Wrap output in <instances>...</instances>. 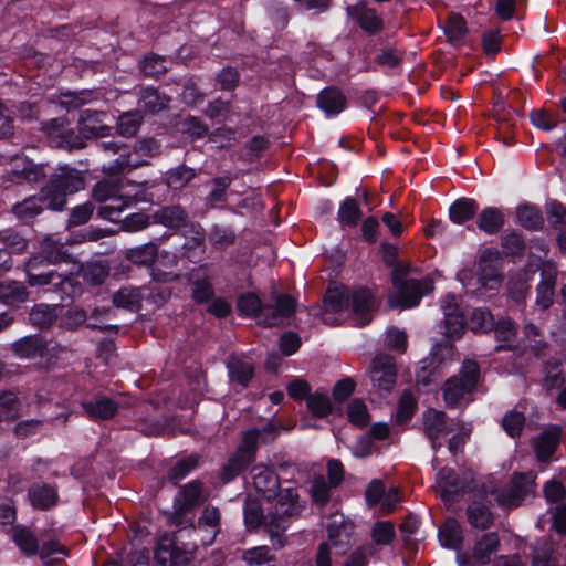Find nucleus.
<instances>
[{
    "label": "nucleus",
    "instance_id": "5fc2aeb1",
    "mask_svg": "<svg viewBox=\"0 0 566 566\" xmlns=\"http://www.w3.org/2000/svg\"><path fill=\"white\" fill-rule=\"evenodd\" d=\"M468 324L474 333H486L494 327V317L490 310L480 307L472 312Z\"/></svg>",
    "mask_w": 566,
    "mask_h": 566
},
{
    "label": "nucleus",
    "instance_id": "a18cd8bd",
    "mask_svg": "<svg viewBox=\"0 0 566 566\" xmlns=\"http://www.w3.org/2000/svg\"><path fill=\"white\" fill-rule=\"evenodd\" d=\"M196 176V169L180 165L166 172L165 182L169 188L178 190L186 187Z\"/></svg>",
    "mask_w": 566,
    "mask_h": 566
},
{
    "label": "nucleus",
    "instance_id": "de8ad7c7",
    "mask_svg": "<svg viewBox=\"0 0 566 566\" xmlns=\"http://www.w3.org/2000/svg\"><path fill=\"white\" fill-rule=\"evenodd\" d=\"M441 376V365L433 357L423 359L416 373L417 382L422 386L437 382Z\"/></svg>",
    "mask_w": 566,
    "mask_h": 566
},
{
    "label": "nucleus",
    "instance_id": "ddd939ff",
    "mask_svg": "<svg viewBox=\"0 0 566 566\" xmlns=\"http://www.w3.org/2000/svg\"><path fill=\"white\" fill-rule=\"evenodd\" d=\"M500 253L495 249H485L479 256L476 284L481 289L497 290L503 276L500 273Z\"/></svg>",
    "mask_w": 566,
    "mask_h": 566
},
{
    "label": "nucleus",
    "instance_id": "7ed1b4c3",
    "mask_svg": "<svg viewBox=\"0 0 566 566\" xmlns=\"http://www.w3.org/2000/svg\"><path fill=\"white\" fill-rule=\"evenodd\" d=\"M415 269L409 263L397 264L391 272L392 291L388 295L391 308H410L416 306L423 295L433 290V281L426 276L417 280L409 277Z\"/></svg>",
    "mask_w": 566,
    "mask_h": 566
},
{
    "label": "nucleus",
    "instance_id": "e433bc0d",
    "mask_svg": "<svg viewBox=\"0 0 566 566\" xmlns=\"http://www.w3.org/2000/svg\"><path fill=\"white\" fill-rule=\"evenodd\" d=\"M467 517L471 526L480 530L489 528L494 521L490 509L480 502H472L468 505Z\"/></svg>",
    "mask_w": 566,
    "mask_h": 566
},
{
    "label": "nucleus",
    "instance_id": "6e6552de",
    "mask_svg": "<svg viewBox=\"0 0 566 566\" xmlns=\"http://www.w3.org/2000/svg\"><path fill=\"white\" fill-rule=\"evenodd\" d=\"M535 479L536 475L532 471L513 474L509 484L497 492L496 502L504 509L520 506L525 500L534 496Z\"/></svg>",
    "mask_w": 566,
    "mask_h": 566
},
{
    "label": "nucleus",
    "instance_id": "0eeeda50",
    "mask_svg": "<svg viewBox=\"0 0 566 566\" xmlns=\"http://www.w3.org/2000/svg\"><path fill=\"white\" fill-rule=\"evenodd\" d=\"M195 541H181V536H161L155 549V566H195Z\"/></svg>",
    "mask_w": 566,
    "mask_h": 566
},
{
    "label": "nucleus",
    "instance_id": "e2e57ef3",
    "mask_svg": "<svg viewBox=\"0 0 566 566\" xmlns=\"http://www.w3.org/2000/svg\"><path fill=\"white\" fill-rule=\"evenodd\" d=\"M347 416L349 421L358 427H364L370 421L367 406L359 398H355L348 403Z\"/></svg>",
    "mask_w": 566,
    "mask_h": 566
},
{
    "label": "nucleus",
    "instance_id": "cd10ccee",
    "mask_svg": "<svg viewBox=\"0 0 566 566\" xmlns=\"http://www.w3.org/2000/svg\"><path fill=\"white\" fill-rule=\"evenodd\" d=\"M85 415L93 420H109L117 410L118 405L109 398H98L82 403Z\"/></svg>",
    "mask_w": 566,
    "mask_h": 566
},
{
    "label": "nucleus",
    "instance_id": "a211bd4d",
    "mask_svg": "<svg viewBox=\"0 0 566 566\" xmlns=\"http://www.w3.org/2000/svg\"><path fill=\"white\" fill-rule=\"evenodd\" d=\"M105 112L84 109L80 114L78 130L85 138H97L108 134L111 126L106 123Z\"/></svg>",
    "mask_w": 566,
    "mask_h": 566
},
{
    "label": "nucleus",
    "instance_id": "f257e3e1",
    "mask_svg": "<svg viewBox=\"0 0 566 566\" xmlns=\"http://www.w3.org/2000/svg\"><path fill=\"white\" fill-rule=\"evenodd\" d=\"M275 499L276 501L268 507L266 533L273 547L279 549L284 546V534L290 522L301 516L304 504L300 501L298 493L293 488L281 490Z\"/></svg>",
    "mask_w": 566,
    "mask_h": 566
},
{
    "label": "nucleus",
    "instance_id": "0e129e2a",
    "mask_svg": "<svg viewBox=\"0 0 566 566\" xmlns=\"http://www.w3.org/2000/svg\"><path fill=\"white\" fill-rule=\"evenodd\" d=\"M324 305L326 312L339 313L345 311L349 305V295L345 292L335 290H328L324 297Z\"/></svg>",
    "mask_w": 566,
    "mask_h": 566
},
{
    "label": "nucleus",
    "instance_id": "7c9ffc66",
    "mask_svg": "<svg viewBox=\"0 0 566 566\" xmlns=\"http://www.w3.org/2000/svg\"><path fill=\"white\" fill-rule=\"evenodd\" d=\"M542 276L543 280L536 289V304L546 310L553 303L556 270L552 265H546L542 271Z\"/></svg>",
    "mask_w": 566,
    "mask_h": 566
},
{
    "label": "nucleus",
    "instance_id": "680f3d73",
    "mask_svg": "<svg viewBox=\"0 0 566 566\" xmlns=\"http://www.w3.org/2000/svg\"><path fill=\"white\" fill-rule=\"evenodd\" d=\"M331 489L333 486L323 475L314 478L310 489L312 501L319 506H324L329 501Z\"/></svg>",
    "mask_w": 566,
    "mask_h": 566
},
{
    "label": "nucleus",
    "instance_id": "aec40b11",
    "mask_svg": "<svg viewBox=\"0 0 566 566\" xmlns=\"http://www.w3.org/2000/svg\"><path fill=\"white\" fill-rule=\"evenodd\" d=\"M33 255L42 259L46 264L73 262V256L67 252L65 244L51 235L40 241L39 251Z\"/></svg>",
    "mask_w": 566,
    "mask_h": 566
},
{
    "label": "nucleus",
    "instance_id": "8fccbe9b",
    "mask_svg": "<svg viewBox=\"0 0 566 566\" xmlns=\"http://www.w3.org/2000/svg\"><path fill=\"white\" fill-rule=\"evenodd\" d=\"M143 123V116L139 111L122 114L117 120V133L123 137H133L137 134Z\"/></svg>",
    "mask_w": 566,
    "mask_h": 566
},
{
    "label": "nucleus",
    "instance_id": "09e8293b",
    "mask_svg": "<svg viewBox=\"0 0 566 566\" xmlns=\"http://www.w3.org/2000/svg\"><path fill=\"white\" fill-rule=\"evenodd\" d=\"M263 305L261 300L254 293H244L237 301V310L240 315L255 317L258 321L262 314Z\"/></svg>",
    "mask_w": 566,
    "mask_h": 566
},
{
    "label": "nucleus",
    "instance_id": "dca6fc26",
    "mask_svg": "<svg viewBox=\"0 0 566 566\" xmlns=\"http://www.w3.org/2000/svg\"><path fill=\"white\" fill-rule=\"evenodd\" d=\"M369 375L374 387L378 390H391L397 379L395 358L384 353L377 354L371 360Z\"/></svg>",
    "mask_w": 566,
    "mask_h": 566
},
{
    "label": "nucleus",
    "instance_id": "864d4df0",
    "mask_svg": "<svg viewBox=\"0 0 566 566\" xmlns=\"http://www.w3.org/2000/svg\"><path fill=\"white\" fill-rule=\"evenodd\" d=\"M518 222L530 230L539 229L543 226V217L538 208L530 205L520 206L516 210Z\"/></svg>",
    "mask_w": 566,
    "mask_h": 566
},
{
    "label": "nucleus",
    "instance_id": "2f4dec72",
    "mask_svg": "<svg viewBox=\"0 0 566 566\" xmlns=\"http://www.w3.org/2000/svg\"><path fill=\"white\" fill-rule=\"evenodd\" d=\"M43 202L46 205L42 192L40 196H30L15 203L12 207V212L19 220L29 222L42 212Z\"/></svg>",
    "mask_w": 566,
    "mask_h": 566
},
{
    "label": "nucleus",
    "instance_id": "37998d69",
    "mask_svg": "<svg viewBox=\"0 0 566 566\" xmlns=\"http://www.w3.org/2000/svg\"><path fill=\"white\" fill-rule=\"evenodd\" d=\"M17 181L39 182L45 177L44 166L33 161L15 163L12 170Z\"/></svg>",
    "mask_w": 566,
    "mask_h": 566
},
{
    "label": "nucleus",
    "instance_id": "58836bf2",
    "mask_svg": "<svg viewBox=\"0 0 566 566\" xmlns=\"http://www.w3.org/2000/svg\"><path fill=\"white\" fill-rule=\"evenodd\" d=\"M479 209L478 203L470 198H460L449 208L450 220L454 223H463L472 219Z\"/></svg>",
    "mask_w": 566,
    "mask_h": 566
},
{
    "label": "nucleus",
    "instance_id": "423d86ee",
    "mask_svg": "<svg viewBox=\"0 0 566 566\" xmlns=\"http://www.w3.org/2000/svg\"><path fill=\"white\" fill-rule=\"evenodd\" d=\"M85 187L83 172L67 165L60 166L51 175L49 184L42 188L46 207L52 210H62L66 205L67 195L77 192Z\"/></svg>",
    "mask_w": 566,
    "mask_h": 566
},
{
    "label": "nucleus",
    "instance_id": "2eb2a0df",
    "mask_svg": "<svg viewBox=\"0 0 566 566\" xmlns=\"http://www.w3.org/2000/svg\"><path fill=\"white\" fill-rule=\"evenodd\" d=\"M43 132L52 146L57 148L82 149L85 147L83 139L76 135L64 118H53L42 126Z\"/></svg>",
    "mask_w": 566,
    "mask_h": 566
},
{
    "label": "nucleus",
    "instance_id": "052dcab7",
    "mask_svg": "<svg viewBox=\"0 0 566 566\" xmlns=\"http://www.w3.org/2000/svg\"><path fill=\"white\" fill-rule=\"evenodd\" d=\"M93 197L99 202L120 201L118 186L109 180H102L93 188Z\"/></svg>",
    "mask_w": 566,
    "mask_h": 566
},
{
    "label": "nucleus",
    "instance_id": "603ef678",
    "mask_svg": "<svg viewBox=\"0 0 566 566\" xmlns=\"http://www.w3.org/2000/svg\"><path fill=\"white\" fill-rule=\"evenodd\" d=\"M228 369L231 381H237L244 387L252 379L253 366L248 361L233 358L228 363Z\"/></svg>",
    "mask_w": 566,
    "mask_h": 566
},
{
    "label": "nucleus",
    "instance_id": "393cba45",
    "mask_svg": "<svg viewBox=\"0 0 566 566\" xmlns=\"http://www.w3.org/2000/svg\"><path fill=\"white\" fill-rule=\"evenodd\" d=\"M202 495V484L198 481L190 482L184 485L180 490V497L176 501L174 505L172 514H184L187 513L199 502L201 501Z\"/></svg>",
    "mask_w": 566,
    "mask_h": 566
},
{
    "label": "nucleus",
    "instance_id": "72a5a7b5",
    "mask_svg": "<svg viewBox=\"0 0 566 566\" xmlns=\"http://www.w3.org/2000/svg\"><path fill=\"white\" fill-rule=\"evenodd\" d=\"M29 499L34 507L46 510L57 500L56 490L44 483H35L29 489Z\"/></svg>",
    "mask_w": 566,
    "mask_h": 566
},
{
    "label": "nucleus",
    "instance_id": "f03ea898",
    "mask_svg": "<svg viewBox=\"0 0 566 566\" xmlns=\"http://www.w3.org/2000/svg\"><path fill=\"white\" fill-rule=\"evenodd\" d=\"M171 526H176L174 534L165 536H181V541H200L203 545H211L221 530V513L216 506H206L197 524L192 517L184 514H171L168 518Z\"/></svg>",
    "mask_w": 566,
    "mask_h": 566
},
{
    "label": "nucleus",
    "instance_id": "ea45409f",
    "mask_svg": "<svg viewBox=\"0 0 566 566\" xmlns=\"http://www.w3.org/2000/svg\"><path fill=\"white\" fill-rule=\"evenodd\" d=\"M476 224L481 231L494 234L503 228L504 217L497 208L489 207L481 211Z\"/></svg>",
    "mask_w": 566,
    "mask_h": 566
},
{
    "label": "nucleus",
    "instance_id": "39448f33",
    "mask_svg": "<svg viewBox=\"0 0 566 566\" xmlns=\"http://www.w3.org/2000/svg\"><path fill=\"white\" fill-rule=\"evenodd\" d=\"M481 379L478 361L467 359L457 375L449 377L442 386V397L448 408H460L472 400Z\"/></svg>",
    "mask_w": 566,
    "mask_h": 566
},
{
    "label": "nucleus",
    "instance_id": "c85d7f7f",
    "mask_svg": "<svg viewBox=\"0 0 566 566\" xmlns=\"http://www.w3.org/2000/svg\"><path fill=\"white\" fill-rule=\"evenodd\" d=\"M170 102V96L160 93L156 88L147 87L140 92L139 107L147 114L155 115L166 109Z\"/></svg>",
    "mask_w": 566,
    "mask_h": 566
},
{
    "label": "nucleus",
    "instance_id": "1a4fd4ad",
    "mask_svg": "<svg viewBox=\"0 0 566 566\" xmlns=\"http://www.w3.org/2000/svg\"><path fill=\"white\" fill-rule=\"evenodd\" d=\"M30 286L46 287L45 292L55 295V298L63 303L73 297L76 292V285L72 275L59 273L55 270H49L46 275L35 273L32 269Z\"/></svg>",
    "mask_w": 566,
    "mask_h": 566
},
{
    "label": "nucleus",
    "instance_id": "f704fd0d",
    "mask_svg": "<svg viewBox=\"0 0 566 566\" xmlns=\"http://www.w3.org/2000/svg\"><path fill=\"white\" fill-rule=\"evenodd\" d=\"M543 381L542 386L547 390L560 388L565 384V377L563 373V365L557 358H549L544 363L543 366Z\"/></svg>",
    "mask_w": 566,
    "mask_h": 566
},
{
    "label": "nucleus",
    "instance_id": "f8f14e48",
    "mask_svg": "<svg viewBox=\"0 0 566 566\" xmlns=\"http://www.w3.org/2000/svg\"><path fill=\"white\" fill-rule=\"evenodd\" d=\"M99 147L105 154L118 155L113 161L103 165V171L107 174L117 175L148 164L144 159L133 158V150L127 145L115 142H103L99 144Z\"/></svg>",
    "mask_w": 566,
    "mask_h": 566
},
{
    "label": "nucleus",
    "instance_id": "4c0bfd02",
    "mask_svg": "<svg viewBox=\"0 0 566 566\" xmlns=\"http://www.w3.org/2000/svg\"><path fill=\"white\" fill-rule=\"evenodd\" d=\"M439 539L442 546L459 549L462 542L461 525L454 518H448L439 530Z\"/></svg>",
    "mask_w": 566,
    "mask_h": 566
},
{
    "label": "nucleus",
    "instance_id": "79ce46f5",
    "mask_svg": "<svg viewBox=\"0 0 566 566\" xmlns=\"http://www.w3.org/2000/svg\"><path fill=\"white\" fill-rule=\"evenodd\" d=\"M57 318L56 307L48 304H36L29 313L30 323L40 328H49Z\"/></svg>",
    "mask_w": 566,
    "mask_h": 566
},
{
    "label": "nucleus",
    "instance_id": "bb28decb",
    "mask_svg": "<svg viewBox=\"0 0 566 566\" xmlns=\"http://www.w3.org/2000/svg\"><path fill=\"white\" fill-rule=\"evenodd\" d=\"M352 530V524L347 522L343 515H333L331 522L327 524L328 539L333 546H340L343 551H345L349 545Z\"/></svg>",
    "mask_w": 566,
    "mask_h": 566
},
{
    "label": "nucleus",
    "instance_id": "bf43d9fd",
    "mask_svg": "<svg viewBox=\"0 0 566 566\" xmlns=\"http://www.w3.org/2000/svg\"><path fill=\"white\" fill-rule=\"evenodd\" d=\"M199 457L189 455L176 462V464L168 472V480L177 485L182 479H185L197 465Z\"/></svg>",
    "mask_w": 566,
    "mask_h": 566
},
{
    "label": "nucleus",
    "instance_id": "a19ab883",
    "mask_svg": "<svg viewBox=\"0 0 566 566\" xmlns=\"http://www.w3.org/2000/svg\"><path fill=\"white\" fill-rule=\"evenodd\" d=\"M244 523L249 530L258 528L263 525L266 531V514H264L261 503L248 496L243 506Z\"/></svg>",
    "mask_w": 566,
    "mask_h": 566
},
{
    "label": "nucleus",
    "instance_id": "c9c22d12",
    "mask_svg": "<svg viewBox=\"0 0 566 566\" xmlns=\"http://www.w3.org/2000/svg\"><path fill=\"white\" fill-rule=\"evenodd\" d=\"M443 31L448 41L452 45L459 46L468 34V25L462 15L452 12L444 23Z\"/></svg>",
    "mask_w": 566,
    "mask_h": 566
},
{
    "label": "nucleus",
    "instance_id": "9d476101",
    "mask_svg": "<svg viewBox=\"0 0 566 566\" xmlns=\"http://www.w3.org/2000/svg\"><path fill=\"white\" fill-rule=\"evenodd\" d=\"M473 483V473L465 471L458 475L452 469L443 468L437 474L436 488L444 503L451 504Z\"/></svg>",
    "mask_w": 566,
    "mask_h": 566
},
{
    "label": "nucleus",
    "instance_id": "412c9836",
    "mask_svg": "<svg viewBox=\"0 0 566 566\" xmlns=\"http://www.w3.org/2000/svg\"><path fill=\"white\" fill-rule=\"evenodd\" d=\"M347 13L364 31L370 34L377 33L382 29V21L377 12L374 9L367 8L364 2L348 6Z\"/></svg>",
    "mask_w": 566,
    "mask_h": 566
},
{
    "label": "nucleus",
    "instance_id": "5701e85b",
    "mask_svg": "<svg viewBox=\"0 0 566 566\" xmlns=\"http://www.w3.org/2000/svg\"><path fill=\"white\" fill-rule=\"evenodd\" d=\"M12 353L22 359H34L42 357L46 350V342L40 335L22 337L10 346Z\"/></svg>",
    "mask_w": 566,
    "mask_h": 566
},
{
    "label": "nucleus",
    "instance_id": "6e6d98bb",
    "mask_svg": "<svg viewBox=\"0 0 566 566\" xmlns=\"http://www.w3.org/2000/svg\"><path fill=\"white\" fill-rule=\"evenodd\" d=\"M20 401L12 391L0 392V422L18 418L20 411Z\"/></svg>",
    "mask_w": 566,
    "mask_h": 566
},
{
    "label": "nucleus",
    "instance_id": "a878e982",
    "mask_svg": "<svg viewBox=\"0 0 566 566\" xmlns=\"http://www.w3.org/2000/svg\"><path fill=\"white\" fill-rule=\"evenodd\" d=\"M317 106L327 116H334L345 108L346 97L338 88L326 87L317 95Z\"/></svg>",
    "mask_w": 566,
    "mask_h": 566
},
{
    "label": "nucleus",
    "instance_id": "9b49d317",
    "mask_svg": "<svg viewBox=\"0 0 566 566\" xmlns=\"http://www.w3.org/2000/svg\"><path fill=\"white\" fill-rule=\"evenodd\" d=\"M296 301L289 294H274L272 303L264 304L258 324L263 327L285 325L296 311Z\"/></svg>",
    "mask_w": 566,
    "mask_h": 566
},
{
    "label": "nucleus",
    "instance_id": "4468645a",
    "mask_svg": "<svg viewBox=\"0 0 566 566\" xmlns=\"http://www.w3.org/2000/svg\"><path fill=\"white\" fill-rule=\"evenodd\" d=\"M500 548V537L496 532L483 534L474 544L472 554L460 553L457 556L459 566L486 565Z\"/></svg>",
    "mask_w": 566,
    "mask_h": 566
},
{
    "label": "nucleus",
    "instance_id": "13d9d810",
    "mask_svg": "<svg viewBox=\"0 0 566 566\" xmlns=\"http://www.w3.org/2000/svg\"><path fill=\"white\" fill-rule=\"evenodd\" d=\"M0 243L10 252V255L23 253L28 248V240L12 229L0 232Z\"/></svg>",
    "mask_w": 566,
    "mask_h": 566
},
{
    "label": "nucleus",
    "instance_id": "f3484780",
    "mask_svg": "<svg viewBox=\"0 0 566 566\" xmlns=\"http://www.w3.org/2000/svg\"><path fill=\"white\" fill-rule=\"evenodd\" d=\"M452 430L444 411L429 409L423 413V433L434 451L442 447L440 439Z\"/></svg>",
    "mask_w": 566,
    "mask_h": 566
},
{
    "label": "nucleus",
    "instance_id": "49530a36",
    "mask_svg": "<svg viewBox=\"0 0 566 566\" xmlns=\"http://www.w3.org/2000/svg\"><path fill=\"white\" fill-rule=\"evenodd\" d=\"M12 537L24 555L33 556L39 553V542L29 528L24 526H15L13 528Z\"/></svg>",
    "mask_w": 566,
    "mask_h": 566
},
{
    "label": "nucleus",
    "instance_id": "69168bd1",
    "mask_svg": "<svg viewBox=\"0 0 566 566\" xmlns=\"http://www.w3.org/2000/svg\"><path fill=\"white\" fill-rule=\"evenodd\" d=\"M142 72L149 77H159L167 72L166 60L156 54H149L140 62Z\"/></svg>",
    "mask_w": 566,
    "mask_h": 566
},
{
    "label": "nucleus",
    "instance_id": "6ab92c4d",
    "mask_svg": "<svg viewBox=\"0 0 566 566\" xmlns=\"http://www.w3.org/2000/svg\"><path fill=\"white\" fill-rule=\"evenodd\" d=\"M252 481L255 490L268 501L276 497L280 490L279 475L264 465H255L251 470Z\"/></svg>",
    "mask_w": 566,
    "mask_h": 566
},
{
    "label": "nucleus",
    "instance_id": "b1692460",
    "mask_svg": "<svg viewBox=\"0 0 566 566\" xmlns=\"http://www.w3.org/2000/svg\"><path fill=\"white\" fill-rule=\"evenodd\" d=\"M154 223L161 224L171 230H178L188 224V213L180 206H165L156 210L153 216Z\"/></svg>",
    "mask_w": 566,
    "mask_h": 566
},
{
    "label": "nucleus",
    "instance_id": "c03bdc74",
    "mask_svg": "<svg viewBox=\"0 0 566 566\" xmlns=\"http://www.w3.org/2000/svg\"><path fill=\"white\" fill-rule=\"evenodd\" d=\"M158 255V247L148 242L143 245L130 248L126 251V258L137 265H151Z\"/></svg>",
    "mask_w": 566,
    "mask_h": 566
},
{
    "label": "nucleus",
    "instance_id": "4be33fe9",
    "mask_svg": "<svg viewBox=\"0 0 566 566\" xmlns=\"http://www.w3.org/2000/svg\"><path fill=\"white\" fill-rule=\"evenodd\" d=\"M350 298L354 319L360 326L367 325L371 319L370 313L375 307L371 292L367 289L355 290Z\"/></svg>",
    "mask_w": 566,
    "mask_h": 566
},
{
    "label": "nucleus",
    "instance_id": "20e7f679",
    "mask_svg": "<svg viewBox=\"0 0 566 566\" xmlns=\"http://www.w3.org/2000/svg\"><path fill=\"white\" fill-rule=\"evenodd\" d=\"M273 432L274 427L271 424L263 430L251 429L244 432L240 446L220 469L221 481L229 483L239 476L255 460L259 440L262 439L264 443L272 441Z\"/></svg>",
    "mask_w": 566,
    "mask_h": 566
},
{
    "label": "nucleus",
    "instance_id": "774afa93",
    "mask_svg": "<svg viewBox=\"0 0 566 566\" xmlns=\"http://www.w3.org/2000/svg\"><path fill=\"white\" fill-rule=\"evenodd\" d=\"M361 217L357 201L354 198H347L338 211L339 221L347 226H355Z\"/></svg>",
    "mask_w": 566,
    "mask_h": 566
},
{
    "label": "nucleus",
    "instance_id": "3c124183",
    "mask_svg": "<svg viewBox=\"0 0 566 566\" xmlns=\"http://www.w3.org/2000/svg\"><path fill=\"white\" fill-rule=\"evenodd\" d=\"M306 405L310 412L316 418H325L333 410L332 401L325 391L311 394L307 398Z\"/></svg>",
    "mask_w": 566,
    "mask_h": 566
},
{
    "label": "nucleus",
    "instance_id": "c756f323",
    "mask_svg": "<svg viewBox=\"0 0 566 566\" xmlns=\"http://www.w3.org/2000/svg\"><path fill=\"white\" fill-rule=\"evenodd\" d=\"M29 298V291L22 282L3 281L0 283V303L18 306Z\"/></svg>",
    "mask_w": 566,
    "mask_h": 566
},
{
    "label": "nucleus",
    "instance_id": "4d7b16f0",
    "mask_svg": "<svg viewBox=\"0 0 566 566\" xmlns=\"http://www.w3.org/2000/svg\"><path fill=\"white\" fill-rule=\"evenodd\" d=\"M554 544L551 539L536 542L533 548V566H555L553 562Z\"/></svg>",
    "mask_w": 566,
    "mask_h": 566
},
{
    "label": "nucleus",
    "instance_id": "338daca9",
    "mask_svg": "<svg viewBox=\"0 0 566 566\" xmlns=\"http://www.w3.org/2000/svg\"><path fill=\"white\" fill-rule=\"evenodd\" d=\"M557 434L553 432H544L539 436L535 443L536 454L539 460H547L553 455L557 444Z\"/></svg>",
    "mask_w": 566,
    "mask_h": 566
},
{
    "label": "nucleus",
    "instance_id": "473e14b6",
    "mask_svg": "<svg viewBox=\"0 0 566 566\" xmlns=\"http://www.w3.org/2000/svg\"><path fill=\"white\" fill-rule=\"evenodd\" d=\"M143 298V289L134 286H124L114 293L113 304L116 307L129 311H138L142 306Z\"/></svg>",
    "mask_w": 566,
    "mask_h": 566
}]
</instances>
